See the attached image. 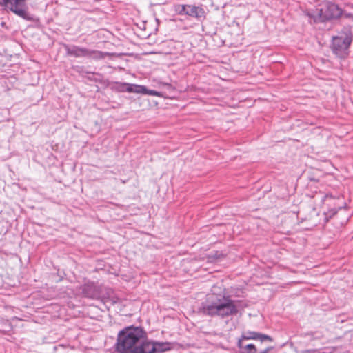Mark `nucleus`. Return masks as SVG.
I'll list each match as a JSON object with an SVG mask.
<instances>
[{"instance_id":"obj_1","label":"nucleus","mask_w":353,"mask_h":353,"mask_svg":"<svg viewBox=\"0 0 353 353\" xmlns=\"http://www.w3.org/2000/svg\"><path fill=\"white\" fill-rule=\"evenodd\" d=\"M146 339L143 328L128 326L118 333L114 348L118 353H143Z\"/></svg>"},{"instance_id":"obj_2","label":"nucleus","mask_w":353,"mask_h":353,"mask_svg":"<svg viewBox=\"0 0 353 353\" xmlns=\"http://www.w3.org/2000/svg\"><path fill=\"white\" fill-rule=\"evenodd\" d=\"M235 303V301L225 296L208 294L201 303L199 312L204 316L224 319L238 313Z\"/></svg>"},{"instance_id":"obj_3","label":"nucleus","mask_w":353,"mask_h":353,"mask_svg":"<svg viewBox=\"0 0 353 353\" xmlns=\"http://www.w3.org/2000/svg\"><path fill=\"white\" fill-rule=\"evenodd\" d=\"M353 40L352 28L345 26L338 32L337 35L333 36L331 43V50L334 54L339 59H345L349 55V48Z\"/></svg>"},{"instance_id":"obj_4","label":"nucleus","mask_w":353,"mask_h":353,"mask_svg":"<svg viewBox=\"0 0 353 353\" xmlns=\"http://www.w3.org/2000/svg\"><path fill=\"white\" fill-rule=\"evenodd\" d=\"M343 15V10L338 5L332 2H326L315 10L308 11L307 16L310 23L323 22L333 19H338Z\"/></svg>"},{"instance_id":"obj_5","label":"nucleus","mask_w":353,"mask_h":353,"mask_svg":"<svg viewBox=\"0 0 353 353\" xmlns=\"http://www.w3.org/2000/svg\"><path fill=\"white\" fill-rule=\"evenodd\" d=\"M0 6L13 12L23 19L34 23H39L40 19L27 10L26 0H0Z\"/></svg>"},{"instance_id":"obj_6","label":"nucleus","mask_w":353,"mask_h":353,"mask_svg":"<svg viewBox=\"0 0 353 353\" xmlns=\"http://www.w3.org/2000/svg\"><path fill=\"white\" fill-rule=\"evenodd\" d=\"M64 48L67 55L72 56L75 58L85 57L94 60H100L105 59L106 57H110L112 54L108 52L92 50L75 45H65Z\"/></svg>"},{"instance_id":"obj_7","label":"nucleus","mask_w":353,"mask_h":353,"mask_svg":"<svg viewBox=\"0 0 353 353\" xmlns=\"http://www.w3.org/2000/svg\"><path fill=\"white\" fill-rule=\"evenodd\" d=\"M173 10L179 15H186L194 18H201L204 16V10L194 5L174 4Z\"/></svg>"},{"instance_id":"obj_8","label":"nucleus","mask_w":353,"mask_h":353,"mask_svg":"<svg viewBox=\"0 0 353 353\" xmlns=\"http://www.w3.org/2000/svg\"><path fill=\"white\" fill-rule=\"evenodd\" d=\"M172 344L169 342H160L147 338L143 353H163L171 350Z\"/></svg>"},{"instance_id":"obj_9","label":"nucleus","mask_w":353,"mask_h":353,"mask_svg":"<svg viewBox=\"0 0 353 353\" xmlns=\"http://www.w3.org/2000/svg\"><path fill=\"white\" fill-rule=\"evenodd\" d=\"M82 294L85 297L96 299L99 296V290L94 282L88 281L81 286Z\"/></svg>"},{"instance_id":"obj_10","label":"nucleus","mask_w":353,"mask_h":353,"mask_svg":"<svg viewBox=\"0 0 353 353\" xmlns=\"http://www.w3.org/2000/svg\"><path fill=\"white\" fill-rule=\"evenodd\" d=\"M237 347L240 350V353H256L257 349L254 344L244 345L241 339H239Z\"/></svg>"},{"instance_id":"obj_11","label":"nucleus","mask_w":353,"mask_h":353,"mask_svg":"<svg viewBox=\"0 0 353 353\" xmlns=\"http://www.w3.org/2000/svg\"><path fill=\"white\" fill-rule=\"evenodd\" d=\"M125 85L126 86L125 90L128 92L142 94V92H144V91L145 92L146 90V87L144 85L130 83H125Z\"/></svg>"},{"instance_id":"obj_12","label":"nucleus","mask_w":353,"mask_h":353,"mask_svg":"<svg viewBox=\"0 0 353 353\" xmlns=\"http://www.w3.org/2000/svg\"><path fill=\"white\" fill-rule=\"evenodd\" d=\"M345 205L343 206H339L338 208H332L330 210H328L327 212H324L325 216V221L327 223L329 221V220L332 218L339 210L342 208H345Z\"/></svg>"},{"instance_id":"obj_13","label":"nucleus","mask_w":353,"mask_h":353,"mask_svg":"<svg viewBox=\"0 0 353 353\" xmlns=\"http://www.w3.org/2000/svg\"><path fill=\"white\" fill-rule=\"evenodd\" d=\"M259 332H253V331H248L242 334L241 338L239 339H241V341L243 340H257Z\"/></svg>"},{"instance_id":"obj_14","label":"nucleus","mask_w":353,"mask_h":353,"mask_svg":"<svg viewBox=\"0 0 353 353\" xmlns=\"http://www.w3.org/2000/svg\"><path fill=\"white\" fill-rule=\"evenodd\" d=\"M257 340H259L261 342H263L264 341H273L272 338L270 336L265 334L259 333V332L258 334Z\"/></svg>"},{"instance_id":"obj_15","label":"nucleus","mask_w":353,"mask_h":353,"mask_svg":"<svg viewBox=\"0 0 353 353\" xmlns=\"http://www.w3.org/2000/svg\"><path fill=\"white\" fill-rule=\"evenodd\" d=\"M142 94H148V95H151V96H159V94L157 91L153 90H148L147 88H146L145 92L144 91V92H142Z\"/></svg>"},{"instance_id":"obj_16","label":"nucleus","mask_w":353,"mask_h":353,"mask_svg":"<svg viewBox=\"0 0 353 353\" xmlns=\"http://www.w3.org/2000/svg\"><path fill=\"white\" fill-rule=\"evenodd\" d=\"M273 349V347H268L263 350L256 351V353H268L270 350Z\"/></svg>"},{"instance_id":"obj_17","label":"nucleus","mask_w":353,"mask_h":353,"mask_svg":"<svg viewBox=\"0 0 353 353\" xmlns=\"http://www.w3.org/2000/svg\"><path fill=\"white\" fill-rule=\"evenodd\" d=\"M303 353H319V349L307 350Z\"/></svg>"},{"instance_id":"obj_18","label":"nucleus","mask_w":353,"mask_h":353,"mask_svg":"<svg viewBox=\"0 0 353 353\" xmlns=\"http://www.w3.org/2000/svg\"><path fill=\"white\" fill-rule=\"evenodd\" d=\"M343 14L345 17L346 18H352L353 17V14L352 13H347V12H343Z\"/></svg>"},{"instance_id":"obj_19","label":"nucleus","mask_w":353,"mask_h":353,"mask_svg":"<svg viewBox=\"0 0 353 353\" xmlns=\"http://www.w3.org/2000/svg\"><path fill=\"white\" fill-rule=\"evenodd\" d=\"M319 353H332V351L329 350H319Z\"/></svg>"},{"instance_id":"obj_20","label":"nucleus","mask_w":353,"mask_h":353,"mask_svg":"<svg viewBox=\"0 0 353 353\" xmlns=\"http://www.w3.org/2000/svg\"><path fill=\"white\" fill-rule=\"evenodd\" d=\"M332 195H329V194H326L324 196V199H323V201H325L327 200V199H332Z\"/></svg>"},{"instance_id":"obj_21","label":"nucleus","mask_w":353,"mask_h":353,"mask_svg":"<svg viewBox=\"0 0 353 353\" xmlns=\"http://www.w3.org/2000/svg\"><path fill=\"white\" fill-rule=\"evenodd\" d=\"M108 301H110L111 302V304L112 305H114V303H116L117 301L116 300H114V299L110 300V301H108Z\"/></svg>"},{"instance_id":"obj_22","label":"nucleus","mask_w":353,"mask_h":353,"mask_svg":"<svg viewBox=\"0 0 353 353\" xmlns=\"http://www.w3.org/2000/svg\"><path fill=\"white\" fill-rule=\"evenodd\" d=\"M306 335H308V336L310 335V336H313L314 333H310V334L308 333V334H307Z\"/></svg>"},{"instance_id":"obj_23","label":"nucleus","mask_w":353,"mask_h":353,"mask_svg":"<svg viewBox=\"0 0 353 353\" xmlns=\"http://www.w3.org/2000/svg\"><path fill=\"white\" fill-rule=\"evenodd\" d=\"M320 338H321L320 336H316L314 337V339H320Z\"/></svg>"}]
</instances>
